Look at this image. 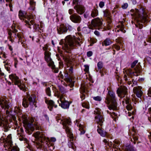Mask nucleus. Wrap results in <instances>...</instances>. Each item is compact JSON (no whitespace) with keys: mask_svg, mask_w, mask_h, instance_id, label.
<instances>
[{"mask_svg":"<svg viewBox=\"0 0 151 151\" xmlns=\"http://www.w3.org/2000/svg\"><path fill=\"white\" fill-rule=\"evenodd\" d=\"M33 135L36 139H38L35 144L37 148L41 149L43 147L48 151H52L54 149L55 147L53 145L49 142V138H46L43 132H37Z\"/></svg>","mask_w":151,"mask_h":151,"instance_id":"1","label":"nucleus"},{"mask_svg":"<svg viewBox=\"0 0 151 151\" xmlns=\"http://www.w3.org/2000/svg\"><path fill=\"white\" fill-rule=\"evenodd\" d=\"M82 43V40L80 38L69 35L67 36L64 40H61L60 44L64 50L69 52L70 49H73L74 46H80Z\"/></svg>","mask_w":151,"mask_h":151,"instance_id":"2","label":"nucleus"},{"mask_svg":"<svg viewBox=\"0 0 151 151\" xmlns=\"http://www.w3.org/2000/svg\"><path fill=\"white\" fill-rule=\"evenodd\" d=\"M131 11L133 12L131 14L132 16H133L136 22V27L140 29H142V23L147 22L148 20L146 10L141 8L139 10L136 9L135 10H132Z\"/></svg>","mask_w":151,"mask_h":151,"instance_id":"3","label":"nucleus"},{"mask_svg":"<svg viewBox=\"0 0 151 151\" xmlns=\"http://www.w3.org/2000/svg\"><path fill=\"white\" fill-rule=\"evenodd\" d=\"M105 102L107 104L111 103V104L108 107L110 110L116 109L117 107L116 103L115 93L113 92L109 91L107 95Z\"/></svg>","mask_w":151,"mask_h":151,"instance_id":"4","label":"nucleus"},{"mask_svg":"<svg viewBox=\"0 0 151 151\" xmlns=\"http://www.w3.org/2000/svg\"><path fill=\"white\" fill-rule=\"evenodd\" d=\"M95 119V121L99 124L97 126V131L98 133L102 137H105L106 136L107 133L105 132H104L102 129V126L104 121L102 115H96Z\"/></svg>","mask_w":151,"mask_h":151,"instance_id":"5","label":"nucleus"},{"mask_svg":"<svg viewBox=\"0 0 151 151\" xmlns=\"http://www.w3.org/2000/svg\"><path fill=\"white\" fill-rule=\"evenodd\" d=\"M22 119L24 127L27 129H30L32 131H33L35 129H39L40 127L37 125L32 124V120L30 122L27 116L22 115Z\"/></svg>","mask_w":151,"mask_h":151,"instance_id":"6","label":"nucleus"},{"mask_svg":"<svg viewBox=\"0 0 151 151\" xmlns=\"http://www.w3.org/2000/svg\"><path fill=\"white\" fill-rule=\"evenodd\" d=\"M62 123L63 126V128L65 129L68 137L70 138L71 140H73L74 137L69 127L71 124L70 119H64Z\"/></svg>","mask_w":151,"mask_h":151,"instance_id":"7","label":"nucleus"},{"mask_svg":"<svg viewBox=\"0 0 151 151\" xmlns=\"http://www.w3.org/2000/svg\"><path fill=\"white\" fill-rule=\"evenodd\" d=\"M73 4L75 5L74 8L77 13L81 15L85 12L86 10L85 7L80 4L78 0H73Z\"/></svg>","mask_w":151,"mask_h":151,"instance_id":"8","label":"nucleus"},{"mask_svg":"<svg viewBox=\"0 0 151 151\" xmlns=\"http://www.w3.org/2000/svg\"><path fill=\"white\" fill-rule=\"evenodd\" d=\"M9 78L12 80L13 83L15 85H17L20 89L24 91L25 86L22 84L19 78L15 74H12L9 75Z\"/></svg>","mask_w":151,"mask_h":151,"instance_id":"9","label":"nucleus"},{"mask_svg":"<svg viewBox=\"0 0 151 151\" xmlns=\"http://www.w3.org/2000/svg\"><path fill=\"white\" fill-rule=\"evenodd\" d=\"M60 96L59 99L60 103L58 101L59 105L62 108L64 109L68 108L70 105L69 102L65 100V98L64 96L63 95L60 94Z\"/></svg>","mask_w":151,"mask_h":151,"instance_id":"10","label":"nucleus"},{"mask_svg":"<svg viewBox=\"0 0 151 151\" xmlns=\"http://www.w3.org/2000/svg\"><path fill=\"white\" fill-rule=\"evenodd\" d=\"M91 84H86L85 83H82L81 85V87L80 88V93L82 94L81 96V98L82 100L84 99L85 98V94L86 93V90L87 87L89 86H90Z\"/></svg>","mask_w":151,"mask_h":151,"instance_id":"11","label":"nucleus"},{"mask_svg":"<svg viewBox=\"0 0 151 151\" xmlns=\"http://www.w3.org/2000/svg\"><path fill=\"white\" fill-rule=\"evenodd\" d=\"M50 53L49 51H46L45 52V60L48 63L49 66L51 67L52 68H53L54 65L53 62L50 57Z\"/></svg>","mask_w":151,"mask_h":151,"instance_id":"12","label":"nucleus"},{"mask_svg":"<svg viewBox=\"0 0 151 151\" xmlns=\"http://www.w3.org/2000/svg\"><path fill=\"white\" fill-rule=\"evenodd\" d=\"M116 92L119 97L123 98L127 93V88L125 86H122L117 89Z\"/></svg>","mask_w":151,"mask_h":151,"instance_id":"13","label":"nucleus"},{"mask_svg":"<svg viewBox=\"0 0 151 151\" xmlns=\"http://www.w3.org/2000/svg\"><path fill=\"white\" fill-rule=\"evenodd\" d=\"M16 27L15 24H13L12 26V32L15 33L14 37L15 38L18 39V43L22 42V34L21 32H18H18L16 28Z\"/></svg>","mask_w":151,"mask_h":151,"instance_id":"14","label":"nucleus"},{"mask_svg":"<svg viewBox=\"0 0 151 151\" xmlns=\"http://www.w3.org/2000/svg\"><path fill=\"white\" fill-rule=\"evenodd\" d=\"M0 105L1 107L4 109H8L9 108V105L8 104V102L4 98H1L0 99ZM6 113L8 114L9 113L8 111L6 110Z\"/></svg>","mask_w":151,"mask_h":151,"instance_id":"15","label":"nucleus"},{"mask_svg":"<svg viewBox=\"0 0 151 151\" xmlns=\"http://www.w3.org/2000/svg\"><path fill=\"white\" fill-rule=\"evenodd\" d=\"M70 18L72 22L75 23H79L81 20V17L75 13L70 15Z\"/></svg>","mask_w":151,"mask_h":151,"instance_id":"16","label":"nucleus"},{"mask_svg":"<svg viewBox=\"0 0 151 151\" xmlns=\"http://www.w3.org/2000/svg\"><path fill=\"white\" fill-rule=\"evenodd\" d=\"M104 16L105 17L107 18L108 24V29H110V27H111V20L110 17V12L109 11L107 10L106 9L104 11Z\"/></svg>","mask_w":151,"mask_h":151,"instance_id":"17","label":"nucleus"},{"mask_svg":"<svg viewBox=\"0 0 151 151\" xmlns=\"http://www.w3.org/2000/svg\"><path fill=\"white\" fill-rule=\"evenodd\" d=\"M31 18V17L28 16L27 19L29 21L26 20L25 21V22L26 23V24H27L28 26H29V27L30 28H31V27L30 26L31 24L33 25L34 29H35V30H36L38 28H39V25L36 24H34L33 21L32 20H31L29 22V21Z\"/></svg>","mask_w":151,"mask_h":151,"instance_id":"18","label":"nucleus"},{"mask_svg":"<svg viewBox=\"0 0 151 151\" xmlns=\"http://www.w3.org/2000/svg\"><path fill=\"white\" fill-rule=\"evenodd\" d=\"M80 121L79 120H76L75 122V125L77 127H78L79 130L80 131V134H84L85 132L84 129V126L81 124L80 123Z\"/></svg>","mask_w":151,"mask_h":151,"instance_id":"19","label":"nucleus"},{"mask_svg":"<svg viewBox=\"0 0 151 151\" xmlns=\"http://www.w3.org/2000/svg\"><path fill=\"white\" fill-rule=\"evenodd\" d=\"M142 88L140 86L135 87L133 88V91L134 93L139 98H140L142 94V92L141 90Z\"/></svg>","mask_w":151,"mask_h":151,"instance_id":"20","label":"nucleus"},{"mask_svg":"<svg viewBox=\"0 0 151 151\" xmlns=\"http://www.w3.org/2000/svg\"><path fill=\"white\" fill-rule=\"evenodd\" d=\"M57 29L58 33L60 34L66 33L67 30V27L64 24H61L58 27Z\"/></svg>","mask_w":151,"mask_h":151,"instance_id":"21","label":"nucleus"},{"mask_svg":"<svg viewBox=\"0 0 151 151\" xmlns=\"http://www.w3.org/2000/svg\"><path fill=\"white\" fill-rule=\"evenodd\" d=\"M91 25L94 27L100 26L102 24L101 20L99 19H95L91 21Z\"/></svg>","mask_w":151,"mask_h":151,"instance_id":"22","label":"nucleus"},{"mask_svg":"<svg viewBox=\"0 0 151 151\" xmlns=\"http://www.w3.org/2000/svg\"><path fill=\"white\" fill-rule=\"evenodd\" d=\"M27 98L29 101V103L30 105H35V103L36 102V96L34 95H27Z\"/></svg>","mask_w":151,"mask_h":151,"instance_id":"23","label":"nucleus"},{"mask_svg":"<svg viewBox=\"0 0 151 151\" xmlns=\"http://www.w3.org/2000/svg\"><path fill=\"white\" fill-rule=\"evenodd\" d=\"M45 102L48 105V108L50 111H52V108L54 106L55 108L57 107V105L54 104V102L51 100H45Z\"/></svg>","mask_w":151,"mask_h":151,"instance_id":"24","label":"nucleus"},{"mask_svg":"<svg viewBox=\"0 0 151 151\" xmlns=\"http://www.w3.org/2000/svg\"><path fill=\"white\" fill-rule=\"evenodd\" d=\"M117 27L119 29H118L117 30V32H119V30H120L122 32L124 33L126 32V31L124 29V26L123 24V22H120L119 25H118Z\"/></svg>","mask_w":151,"mask_h":151,"instance_id":"25","label":"nucleus"},{"mask_svg":"<svg viewBox=\"0 0 151 151\" xmlns=\"http://www.w3.org/2000/svg\"><path fill=\"white\" fill-rule=\"evenodd\" d=\"M30 7L29 9L32 11H34L36 5V2L34 0H29Z\"/></svg>","mask_w":151,"mask_h":151,"instance_id":"26","label":"nucleus"},{"mask_svg":"<svg viewBox=\"0 0 151 151\" xmlns=\"http://www.w3.org/2000/svg\"><path fill=\"white\" fill-rule=\"evenodd\" d=\"M112 43V41L109 38H106L102 42V46H107L110 45Z\"/></svg>","mask_w":151,"mask_h":151,"instance_id":"27","label":"nucleus"},{"mask_svg":"<svg viewBox=\"0 0 151 151\" xmlns=\"http://www.w3.org/2000/svg\"><path fill=\"white\" fill-rule=\"evenodd\" d=\"M12 138V137L11 134H9L6 138V141L8 143V146H9V147H11V146H12V145H13Z\"/></svg>","mask_w":151,"mask_h":151,"instance_id":"28","label":"nucleus"},{"mask_svg":"<svg viewBox=\"0 0 151 151\" xmlns=\"http://www.w3.org/2000/svg\"><path fill=\"white\" fill-rule=\"evenodd\" d=\"M135 73H137L136 76H138L141 72V66L139 65V63H138L137 65L136 66V68H134Z\"/></svg>","mask_w":151,"mask_h":151,"instance_id":"29","label":"nucleus"},{"mask_svg":"<svg viewBox=\"0 0 151 151\" xmlns=\"http://www.w3.org/2000/svg\"><path fill=\"white\" fill-rule=\"evenodd\" d=\"M63 59L64 61L67 63L68 65V67H69L68 65L72 64L71 59L69 57L64 56L63 57Z\"/></svg>","mask_w":151,"mask_h":151,"instance_id":"30","label":"nucleus"},{"mask_svg":"<svg viewBox=\"0 0 151 151\" xmlns=\"http://www.w3.org/2000/svg\"><path fill=\"white\" fill-rule=\"evenodd\" d=\"M113 142L114 144H112L113 145V147L114 148L118 149H119V146L120 144V142L117 140H115Z\"/></svg>","mask_w":151,"mask_h":151,"instance_id":"31","label":"nucleus"},{"mask_svg":"<svg viewBox=\"0 0 151 151\" xmlns=\"http://www.w3.org/2000/svg\"><path fill=\"white\" fill-rule=\"evenodd\" d=\"M22 105L25 108H27L28 106L29 103L27 98H23L22 102Z\"/></svg>","mask_w":151,"mask_h":151,"instance_id":"32","label":"nucleus"},{"mask_svg":"<svg viewBox=\"0 0 151 151\" xmlns=\"http://www.w3.org/2000/svg\"><path fill=\"white\" fill-rule=\"evenodd\" d=\"M8 149L11 150L10 151H19V149L17 146H13L12 145V146L9 147V146H8Z\"/></svg>","mask_w":151,"mask_h":151,"instance_id":"33","label":"nucleus"},{"mask_svg":"<svg viewBox=\"0 0 151 151\" xmlns=\"http://www.w3.org/2000/svg\"><path fill=\"white\" fill-rule=\"evenodd\" d=\"M60 92L58 94V97L60 98V94H62L65 97V95L64 94L66 92V91L65 89L63 87H60Z\"/></svg>","mask_w":151,"mask_h":151,"instance_id":"34","label":"nucleus"},{"mask_svg":"<svg viewBox=\"0 0 151 151\" xmlns=\"http://www.w3.org/2000/svg\"><path fill=\"white\" fill-rule=\"evenodd\" d=\"M103 63L102 62L100 61L98 62L97 64V67L98 68H96V70L98 72L99 71H100L101 69L103 67Z\"/></svg>","mask_w":151,"mask_h":151,"instance_id":"35","label":"nucleus"},{"mask_svg":"<svg viewBox=\"0 0 151 151\" xmlns=\"http://www.w3.org/2000/svg\"><path fill=\"white\" fill-rule=\"evenodd\" d=\"M98 15V11L97 9H94L93 10L91 13V16L93 17H96Z\"/></svg>","mask_w":151,"mask_h":151,"instance_id":"36","label":"nucleus"},{"mask_svg":"<svg viewBox=\"0 0 151 151\" xmlns=\"http://www.w3.org/2000/svg\"><path fill=\"white\" fill-rule=\"evenodd\" d=\"M19 16L21 19H22L24 18L25 17V15L23 12L22 11H19Z\"/></svg>","mask_w":151,"mask_h":151,"instance_id":"37","label":"nucleus"},{"mask_svg":"<svg viewBox=\"0 0 151 151\" xmlns=\"http://www.w3.org/2000/svg\"><path fill=\"white\" fill-rule=\"evenodd\" d=\"M94 114L96 115H102V112L101 110L98 108H96L94 111Z\"/></svg>","mask_w":151,"mask_h":151,"instance_id":"38","label":"nucleus"},{"mask_svg":"<svg viewBox=\"0 0 151 151\" xmlns=\"http://www.w3.org/2000/svg\"><path fill=\"white\" fill-rule=\"evenodd\" d=\"M68 145L70 148H72L74 150H75L76 147L75 146L73 142L70 141L69 142Z\"/></svg>","mask_w":151,"mask_h":151,"instance_id":"39","label":"nucleus"},{"mask_svg":"<svg viewBox=\"0 0 151 151\" xmlns=\"http://www.w3.org/2000/svg\"><path fill=\"white\" fill-rule=\"evenodd\" d=\"M3 126L4 129V132H6L9 130L8 124L7 122H6L5 124H3Z\"/></svg>","mask_w":151,"mask_h":151,"instance_id":"40","label":"nucleus"},{"mask_svg":"<svg viewBox=\"0 0 151 151\" xmlns=\"http://www.w3.org/2000/svg\"><path fill=\"white\" fill-rule=\"evenodd\" d=\"M45 91L46 94L49 96H50L51 95V91L49 87H47L45 89Z\"/></svg>","mask_w":151,"mask_h":151,"instance_id":"41","label":"nucleus"},{"mask_svg":"<svg viewBox=\"0 0 151 151\" xmlns=\"http://www.w3.org/2000/svg\"><path fill=\"white\" fill-rule=\"evenodd\" d=\"M6 2H8V5L9 6L10 8V10L11 11H12V9L11 8L12 7V5L11 4V2L12 0H6Z\"/></svg>","mask_w":151,"mask_h":151,"instance_id":"42","label":"nucleus"},{"mask_svg":"<svg viewBox=\"0 0 151 151\" xmlns=\"http://www.w3.org/2000/svg\"><path fill=\"white\" fill-rule=\"evenodd\" d=\"M148 112L149 114L150 115V116L148 117V119L151 123V108H149V109Z\"/></svg>","mask_w":151,"mask_h":151,"instance_id":"43","label":"nucleus"},{"mask_svg":"<svg viewBox=\"0 0 151 151\" xmlns=\"http://www.w3.org/2000/svg\"><path fill=\"white\" fill-rule=\"evenodd\" d=\"M93 99L96 101H100L101 100V97L99 96L93 97Z\"/></svg>","mask_w":151,"mask_h":151,"instance_id":"44","label":"nucleus"},{"mask_svg":"<svg viewBox=\"0 0 151 151\" xmlns=\"http://www.w3.org/2000/svg\"><path fill=\"white\" fill-rule=\"evenodd\" d=\"M127 109L128 111H130L132 109V106L131 104H129L126 106Z\"/></svg>","mask_w":151,"mask_h":151,"instance_id":"45","label":"nucleus"},{"mask_svg":"<svg viewBox=\"0 0 151 151\" xmlns=\"http://www.w3.org/2000/svg\"><path fill=\"white\" fill-rule=\"evenodd\" d=\"M82 106L88 109L89 108V106L88 103H84L82 104Z\"/></svg>","mask_w":151,"mask_h":151,"instance_id":"46","label":"nucleus"},{"mask_svg":"<svg viewBox=\"0 0 151 151\" xmlns=\"http://www.w3.org/2000/svg\"><path fill=\"white\" fill-rule=\"evenodd\" d=\"M112 47L113 48H115L117 50H119L120 49V46L116 45H113Z\"/></svg>","mask_w":151,"mask_h":151,"instance_id":"47","label":"nucleus"},{"mask_svg":"<svg viewBox=\"0 0 151 151\" xmlns=\"http://www.w3.org/2000/svg\"><path fill=\"white\" fill-rule=\"evenodd\" d=\"M84 67H85L84 71L86 73H88V72L89 71V66H88L87 65H84Z\"/></svg>","mask_w":151,"mask_h":151,"instance_id":"48","label":"nucleus"},{"mask_svg":"<svg viewBox=\"0 0 151 151\" xmlns=\"http://www.w3.org/2000/svg\"><path fill=\"white\" fill-rule=\"evenodd\" d=\"M68 73L71 74L73 72V68L72 66H71L70 67H69V68L68 69Z\"/></svg>","mask_w":151,"mask_h":151,"instance_id":"49","label":"nucleus"},{"mask_svg":"<svg viewBox=\"0 0 151 151\" xmlns=\"http://www.w3.org/2000/svg\"><path fill=\"white\" fill-rule=\"evenodd\" d=\"M53 71L55 73H57L58 72V68H56L55 67V65H54V66L53 68H52L51 67Z\"/></svg>","mask_w":151,"mask_h":151,"instance_id":"50","label":"nucleus"},{"mask_svg":"<svg viewBox=\"0 0 151 151\" xmlns=\"http://www.w3.org/2000/svg\"><path fill=\"white\" fill-rule=\"evenodd\" d=\"M125 150L126 151H133L132 148L129 146L126 147Z\"/></svg>","mask_w":151,"mask_h":151,"instance_id":"51","label":"nucleus"},{"mask_svg":"<svg viewBox=\"0 0 151 151\" xmlns=\"http://www.w3.org/2000/svg\"><path fill=\"white\" fill-rule=\"evenodd\" d=\"M138 62V61L137 60H136L134 61L132 64L131 67L132 68H133L135 65L137 64V63Z\"/></svg>","mask_w":151,"mask_h":151,"instance_id":"52","label":"nucleus"},{"mask_svg":"<svg viewBox=\"0 0 151 151\" xmlns=\"http://www.w3.org/2000/svg\"><path fill=\"white\" fill-rule=\"evenodd\" d=\"M99 6L100 8H103L104 6V3L103 1H101L99 3Z\"/></svg>","mask_w":151,"mask_h":151,"instance_id":"53","label":"nucleus"},{"mask_svg":"<svg viewBox=\"0 0 151 151\" xmlns=\"http://www.w3.org/2000/svg\"><path fill=\"white\" fill-rule=\"evenodd\" d=\"M128 6V4L127 3H125L122 6V8L123 9H126Z\"/></svg>","mask_w":151,"mask_h":151,"instance_id":"54","label":"nucleus"},{"mask_svg":"<svg viewBox=\"0 0 151 151\" xmlns=\"http://www.w3.org/2000/svg\"><path fill=\"white\" fill-rule=\"evenodd\" d=\"M48 46L47 45H44V46L43 47V49L45 51H48Z\"/></svg>","mask_w":151,"mask_h":151,"instance_id":"55","label":"nucleus"},{"mask_svg":"<svg viewBox=\"0 0 151 151\" xmlns=\"http://www.w3.org/2000/svg\"><path fill=\"white\" fill-rule=\"evenodd\" d=\"M147 94L149 96L151 97V87L149 88Z\"/></svg>","mask_w":151,"mask_h":151,"instance_id":"56","label":"nucleus"},{"mask_svg":"<svg viewBox=\"0 0 151 151\" xmlns=\"http://www.w3.org/2000/svg\"><path fill=\"white\" fill-rule=\"evenodd\" d=\"M74 10L73 9H70L68 10V13L70 14H71L74 12Z\"/></svg>","mask_w":151,"mask_h":151,"instance_id":"57","label":"nucleus"},{"mask_svg":"<svg viewBox=\"0 0 151 151\" xmlns=\"http://www.w3.org/2000/svg\"><path fill=\"white\" fill-rule=\"evenodd\" d=\"M56 141V139L55 138L53 137H51L50 138V139H49V142H50V141L52 142H55Z\"/></svg>","mask_w":151,"mask_h":151,"instance_id":"58","label":"nucleus"},{"mask_svg":"<svg viewBox=\"0 0 151 151\" xmlns=\"http://www.w3.org/2000/svg\"><path fill=\"white\" fill-rule=\"evenodd\" d=\"M133 139L134 140V144H135L136 143V141L138 140V138L137 136H134L133 137Z\"/></svg>","mask_w":151,"mask_h":151,"instance_id":"59","label":"nucleus"},{"mask_svg":"<svg viewBox=\"0 0 151 151\" xmlns=\"http://www.w3.org/2000/svg\"><path fill=\"white\" fill-rule=\"evenodd\" d=\"M87 55L88 57H90L92 55V52L91 51H89L87 52Z\"/></svg>","mask_w":151,"mask_h":151,"instance_id":"60","label":"nucleus"},{"mask_svg":"<svg viewBox=\"0 0 151 151\" xmlns=\"http://www.w3.org/2000/svg\"><path fill=\"white\" fill-rule=\"evenodd\" d=\"M94 33L97 36H99V33L97 31H95L94 32Z\"/></svg>","mask_w":151,"mask_h":151,"instance_id":"61","label":"nucleus"},{"mask_svg":"<svg viewBox=\"0 0 151 151\" xmlns=\"http://www.w3.org/2000/svg\"><path fill=\"white\" fill-rule=\"evenodd\" d=\"M14 60L15 61V66L16 67V65L17 64L18 61L16 58H14Z\"/></svg>","mask_w":151,"mask_h":151,"instance_id":"62","label":"nucleus"},{"mask_svg":"<svg viewBox=\"0 0 151 151\" xmlns=\"http://www.w3.org/2000/svg\"><path fill=\"white\" fill-rule=\"evenodd\" d=\"M5 69L7 70V71H9L10 70V68L6 66V65H5Z\"/></svg>","mask_w":151,"mask_h":151,"instance_id":"63","label":"nucleus"},{"mask_svg":"<svg viewBox=\"0 0 151 151\" xmlns=\"http://www.w3.org/2000/svg\"><path fill=\"white\" fill-rule=\"evenodd\" d=\"M125 102H126V103L128 105V104H130L129 103V99H126V100H125Z\"/></svg>","mask_w":151,"mask_h":151,"instance_id":"64","label":"nucleus"}]
</instances>
